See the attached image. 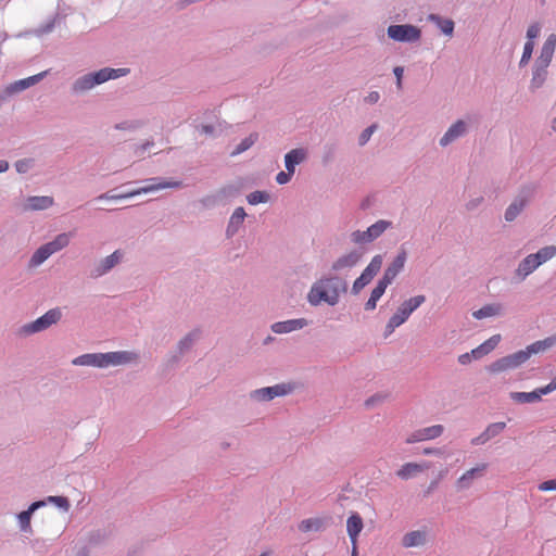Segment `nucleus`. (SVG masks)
I'll return each mask as SVG.
<instances>
[{
    "mask_svg": "<svg viewBox=\"0 0 556 556\" xmlns=\"http://www.w3.org/2000/svg\"><path fill=\"white\" fill-rule=\"evenodd\" d=\"M376 130V125H371L369 127H367L359 136L358 138V142L361 146H364L365 143H367V141L370 139L371 135L374 134V131Z\"/></svg>",
    "mask_w": 556,
    "mask_h": 556,
    "instance_id": "48",
    "label": "nucleus"
},
{
    "mask_svg": "<svg viewBox=\"0 0 556 556\" xmlns=\"http://www.w3.org/2000/svg\"><path fill=\"white\" fill-rule=\"evenodd\" d=\"M529 200V197H520L516 199L506 210L505 212V219L507 222L514 220L519 213L523 210L527 202Z\"/></svg>",
    "mask_w": 556,
    "mask_h": 556,
    "instance_id": "26",
    "label": "nucleus"
},
{
    "mask_svg": "<svg viewBox=\"0 0 556 556\" xmlns=\"http://www.w3.org/2000/svg\"><path fill=\"white\" fill-rule=\"evenodd\" d=\"M472 358L473 357H472L471 353H465V354L459 355L458 362L462 365H467V364H469L471 362Z\"/></svg>",
    "mask_w": 556,
    "mask_h": 556,
    "instance_id": "57",
    "label": "nucleus"
},
{
    "mask_svg": "<svg viewBox=\"0 0 556 556\" xmlns=\"http://www.w3.org/2000/svg\"><path fill=\"white\" fill-rule=\"evenodd\" d=\"M486 464H480L475 468H471L464 472L457 480L458 489H467L471 484L472 480L479 477H482L483 472L486 470Z\"/></svg>",
    "mask_w": 556,
    "mask_h": 556,
    "instance_id": "15",
    "label": "nucleus"
},
{
    "mask_svg": "<svg viewBox=\"0 0 556 556\" xmlns=\"http://www.w3.org/2000/svg\"><path fill=\"white\" fill-rule=\"evenodd\" d=\"M556 390V376L552 379V381L541 388V393L548 394Z\"/></svg>",
    "mask_w": 556,
    "mask_h": 556,
    "instance_id": "54",
    "label": "nucleus"
},
{
    "mask_svg": "<svg viewBox=\"0 0 556 556\" xmlns=\"http://www.w3.org/2000/svg\"><path fill=\"white\" fill-rule=\"evenodd\" d=\"M555 345H556V334H553L543 340L533 342L532 344L528 345V349L530 351V354L532 355V354L545 352L546 350H549Z\"/></svg>",
    "mask_w": 556,
    "mask_h": 556,
    "instance_id": "28",
    "label": "nucleus"
},
{
    "mask_svg": "<svg viewBox=\"0 0 556 556\" xmlns=\"http://www.w3.org/2000/svg\"><path fill=\"white\" fill-rule=\"evenodd\" d=\"M71 235L70 233H60L55 237L54 240L46 243L45 245L48 248L51 254L56 253L63 248L67 247L70 243Z\"/></svg>",
    "mask_w": 556,
    "mask_h": 556,
    "instance_id": "31",
    "label": "nucleus"
},
{
    "mask_svg": "<svg viewBox=\"0 0 556 556\" xmlns=\"http://www.w3.org/2000/svg\"><path fill=\"white\" fill-rule=\"evenodd\" d=\"M429 18L437 23L443 34L452 36L454 30V22L452 20H442L437 15H430Z\"/></svg>",
    "mask_w": 556,
    "mask_h": 556,
    "instance_id": "38",
    "label": "nucleus"
},
{
    "mask_svg": "<svg viewBox=\"0 0 556 556\" xmlns=\"http://www.w3.org/2000/svg\"><path fill=\"white\" fill-rule=\"evenodd\" d=\"M510 355L513 356L514 363L517 367L520 366L521 364L526 363L531 356L528 348L526 350L518 351Z\"/></svg>",
    "mask_w": 556,
    "mask_h": 556,
    "instance_id": "43",
    "label": "nucleus"
},
{
    "mask_svg": "<svg viewBox=\"0 0 556 556\" xmlns=\"http://www.w3.org/2000/svg\"><path fill=\"white\" fill-rule=\"evenodd\" d=\"M202 130L205 131V132H211L212 131V127L211 126H202Z\"/></svg>",
    "mask_w": 556,
    "mask_h": 556,
    "instance_id": "62",
    "label": "nucleus"
},
{
    "mask_svg": "<svg viewBox=\"0 0 556 556\" xmlns=\"http://www.w3.org/2000/svg\"><path fill=\"white\" fill-rule=\"evenodd\" d=\"M404 70L403 67L396 66L394 68V75L396 76V86L399 89L402 88V77H403Z\"/></svg>",
    "mask_w": 556,
    "mask_h": 556,
    "instance_id": "56",
    "label": "nucleus"
},
{
    "mask_svg": "<svg viewBox=\"0 0 556 556\" xmlns=\"http://www.w3.org/2000/svg\"><path fill=\"white\" fill-rule=\"evenodd\" d=\"M324 520L321 518L304 519L299 525V530L302 532L320 531L324 528Z\"/></svg>",
    "mask_w": 556,
    "mask_h": 556,
    "instance_id": "34",
    "label": "nucleus"
},
{
    "mask_svg": "<svg viewBox=\"0 0 556 556\" xmlns=\"http://www.w3.org/2000/svg\"><path fill=\"white\" fill-rule=\"evenodd\" d=\"M245 215L247 214H245L243 207H238L235 210V212L232 213V215L230 217L229 225L227 228L228 235H233L238 230V228L243 223Z\"/></svg>",
    "mask_w": 556,
    "mask_h": 556,
    "instance_id": "32",
    "label": "nucleus"
},
{
    "mask_svg": "<svg viewBox=\"0 0 556 556\" xmlns=\"http://www.w3.org/2000/svg\"><path fill=\"white\" fill-rule=\"evenodd\" d=\"M506 427V424L501 421V422H494V424H491L486 427V429L484 430L486 432V435H489L490 439L496 437L497 434H500Z\"/></svg>",
    "mask_w": 556,
    "mask_h": 556,
    "instance_id": "42",
    "label": "nucleus"
},
{
    "mask_svg": "<svg viewBox=\"0 0 556 556\" xmlns=\"http://www.w3.org/2000/svg\"><path fill=\"white\" fill-rule=\"evenodd\" d=\"M306 152L304 149H293L285 156V164L287 170L294 173L295 165L304 161Z\"/></svg>",
    "mask_w": 556,
    "mask_h": 556,
    "instance_id": "20",
    "label": "nucleus"
},
{
    "mask_svg": "<svg viewBox=\"0 0 556 556\" xmlns=\"http://www.w3.org/2000/svg\"><path fill=\"white\" fill-rule=\"evenodd\" d=\"M122 258V253L119 251H115L111 255L106 256L97 268V276H101L108 273L111 268H113Z\"/></svg>",
    "mask_w": 556,
    "mask_h": 556,
    "instance_id": "30",
    "label": "nucleus"
},
{
    "mask_svg": "<svg viewBox=\"0 0 556 556\" xmlns=\"http://www.w3.org/2000/svg\"><path fill=\"white\" fill-rule=\"evenodd\" d=\"M466 131V124L463 121H457L454 123L447 131L444 134V136L441 138L440 143L441 146H447L448 143L456 140L458 137L464 135Z\"/></svg>",
    "mask_w": 556,
    "mask_h": 556,
    "instance_id": "17",
    "label": "nucleus"
},
{
    "mask_svg": "<svg viewBox=\"0 0 556 556\" xmlns=\"http://www.w3.org/2000/svg\"><path fill=\"white\" fill-rule=\"evenodd\" d=\"M540 491H554L556 490V479L547 480L539 485Z\"/></svg>",
    "mask_w": 556,
    "mask_h": 556,
    "instance_id": "52",
    "label": "nucleus"
},
{
    "mask_svg": "<svg viewBox=\"0 0 556 556\" xmlns=\"http://www.w3.org/2000/svg\"><path fill=\"white\" fill-rule=\"evenodd\" d=\"M361 256V253H358L357 251H352L348 254H344L332 264V269L334 271H339L344 268L353 267L358 263Z\"/></svg>",
    "mask_w": 556,
    "mask_h": 556,
    "instance_id": "18",
    "label": "nucleus"
},
{
    "mask_svg": "<svg viewBox=\"0 0 556 556\" xmlns=\"http://www.w3.org/2000/svg\"><path fill=\"white\" fill-rule=\"evenodd\" d=\"M33 165L31 159L20 160L15 163L16 170L21 174L26 173Z\"/></svg>",
    "mask_w": 556,
    "mask_h": 556,
    "instance_id": "47",
    "label": "nucleus"
},
{
    "mask_svg": "<svg viewBox=\"0 0 556 556\" xmlns=\"http://www.w3.org/2000/svg\"><path fill=\"white\" fill-rule=\"evenodd\" d=\"M292 391V387L290 384H276L274 387L262 388L255 390L251 395L256 401H269L276 396H282Z\"/></svg>",
    "mask_w": 556,
    "mask_h": 556,
    "instance_id": "10",
    "label": "nucleus"
},
{
    "mask_svg": "<svg viewBox=\"0 0 556 556\" xmlns=\"http://www.w3.org/2000/svg\"><path fill=\"white\" fill-rule=\"evenodd\" d=\"M52 254L49 252L48 248L43 244L31 256L30 265L38 266L42 264Z\"/></svg>",
    "mask_w": 556,
    "mask_h": 556,
    "instance_id": "39",
    "label": "nucleus"
},
{
    "mask_svg": "<svg viewBox=\"0 0 556 556\" xmlns=\"http://www.w3.org/2000/svg\"><path fill=\"white\" fill-rule=\"evenodd\" d=\"M556 255V247L548 245L540 249L536 253L528 255L521 261L517 268V274L522 278L534 271L540 265Z\"/></svg>",
    "mask_w": 556,
    "mask_h": 556,
    "instance_id": "4",
    "label": "nucleus"
},
{
    "mask_svg": "<svg viewBox=\"0 0 556 556\" xmlns=\"http://www.w3.org/2000/svg\"><path fill=\"white\" fill-rule=\"evenodd\" d=\"M486 354H489V352L486 351V349L482 344H480L479 346H477L476 349H473L471 351V355L476 359L480 358V357H482V356H484Z\"/></svg>",
    "mask_w": 556,
    "mask_h": 556,
    "instance_id": "53",
    "label": "nucleus"
},
{
    "mask_svg": "<svg viewBox=\"0 0 556 556\" xmlns=\"http://www.w3.org/2000/svg\"><path fill=\"white\" fill-rule=\"evenodd\" d=\"M388 35L395 41H417L420 38V29L414 25H391Z\"/></svg>",
    "mask_w": 556,
    "mask_h": 556,
    "instance_id": "5",
    "label": "nucleus"
},
{
    "mask_svg": "<svg viewBox=\"0 0 556 556\" xmlns=\"http://www.w3.org/2000/svg\"><path fill=\"white\" fill-rule=\"evenodd\" d=\"M533 49H534V42L533 41H527L525 43L523 53H522V56L520 59V65L521 66L526 65L530 61V59L532 56Z\"/></svg>",
    "mask_w": 556,
    "mask_h": 556,
    "instance_id": "44",
    "label": "nucleus"
},
{
    "mask_svg": "<svg viewBox=\"0 0 556 556\" xmlns=\"http://www.w3.org/2000/svg\"><path fill=\"white\" fill-rule=\"evenodd\" d=\"M129 73V70L128 68H109V67H105V68H102L96 73H92V76H93V81L96 83V85H100V84H103L105 81H108L109 79H114V78H118L121 76H125Z\"/></svg>",
    "mask_w": 556,
    "mask_h": 556,
    "instance_id": "14",
    "label": "nucleus"
},
{
    "mask_svg": "<svg viewBox=\"0 0 556 556\" xmlns=\"http://www.w3.org/2000/svg\"><path fill=\"white\" fill-rule=\"evenodd\" d=\"M540 31H541V27L538 23L530 25L527 30V37L529 39L528 41H533V39L539 36Z\"/></svg>",
    "mask_w": 556,
    "mask_h": 556,
    "instance_id": "49",
    "label": "nucleus"
},
{
    "mask_svg": "<svg viewBox=\"0 0 556 556\" xmlns=\"http://www.w3.org/2000/svg\"><path fill=\"white\" fill-rule=\"evenodd\" d=\"M189 340V337H187L184 341H181V344H186V342Z\"/></svg>",
    "mask_w": 556,
    "mask_h": 556,
    "instance_id": "64",
    "label": "nucleus"
},
{
    "mask_svg": "<svg viewBox=\"0 0 556 556\" xmlns=\"http://www.w3.org/2000/svg\"><path fill=\"white\" fill-rule=\"evenodd\" d=\"M352 241L355 243H365V242H371L369 238H367L366 231H354L352 233Z\"/></svg>",
    "mask_w": 556,
    "mask_h": 556,
    "instance_id": "50",
    "label": "nucleus"
},
{
    "mask_svg": "<svg viewBox=\"0 0 556 556\" xmlns=\"http://www.w3.org/2000/svg\"><path fill=\"white\" fill-rule=\"evenodd\" d=\"M307 325L306 319H290L286 321H278L271 326V330L276 333H288L298 329H302Z\"/></svg>",
    "mask_w": 556,
    "mask_h": 556,
    "instance_id": "16",
    "label": "nucleus"
},
{
    "mask_svg": "<svg viewBox=\"0 0 556 556\" xmlns=\"http://www.w3.org/2000/svg\"><path fill=\"white\" fill-rule=\"evenodd\" d=\"M382 266V256L376 255L372 257L368 266L364 269L362 275L353 283V292L358 293L371 279L379 273Z\"/></svg>",
    "mask_w": 556,
    "mask_h": 556,
    "instance_id": "6",
    "label": "nucleus"
},
{
    "mask_svg": "<svg viewBox=\"0 0 556 556\" xmlns=\"http://www.w3.org/2000/svg\"><path fill=\"white\" fill-rule=\"evenodd\" d=\"M351 544H352L351 556H358L357 543H351Z\"/></svg>",
    "mask_w": 556,
    "mask_h": 556,
    "instance_id": "61",
    "label": "nucleus"
},
{
    "mask_svg": "<svg viewBox=\"0 0 556 556\" xmlns=\"http://www.w3.org/2000/svg\"><path fill=\"white\" fill-rule=\"evenodd\" d=\"M364 528L362 517L357 513H352L346 520V532L351 543H357L358 535Z\"/></svg>",
    "mask_w": 556,
    "mask_h": 556,
    "instance_id": "13",
    "label": "nucleus"
},
{
    "mask_svg": "<svg viewBox=\"0 0 556 556\" xmlns=\"http://www.w3.org/2000/svg\"><path fill=\"white\" fill-rule=\"evenodd\" d=\"M547 67L548 66H543L541 64L535 63L533 76L531 79L532 88H540L544 84L547 76Z\"/></svg>",
    "mask_w": 556,
    "mask_h": 556,
    "instance_id": "35",
    "label": "nucleus"
},
{
    "mask_svg": "<svg viewBox=\"0 0 556 556\" xmlns=\"http://www.w3.org/2000/svg\"><path fill=\"white\" fill-rule=\"evenodd\" d=\"M48 501L55 504L58 507L67 511L70 509V502L64 496H49Z\"/></svg>",
    "mask_w": 556,
    "mask_h": 556,
    "instance_id": "45",
    "label": "nucleus"
},
{
    "mask_svg": "<svg viewBox=\"0 0 556 556\" xmlns=\"http://www.w3.org/2000/svg\"><path fill=\"white\" fill-rule=\"evenodd\" d=\"M9 169V163L7 161H0V173H4Z\"/></svg>",
    "mask_w": 556,
    "mask_h": 556,
    "instance_id": "60",
    "label": "nucleus"
},
{
    "mask_svg": "<svg viewBox=\"0 0 556 556\" xmlns=\"http://www.w3.org/2000/svg\"><path fill=\"white\" fill-rule=\"evenodd\" d=\"M444 431V427L442 425H433L430 427H426L422 429H418L414 432H412L406 438V443H417L422 441H429L439 438Z\"/></svg>",
    "mask_w": 556,
    "mask_h": 556,
    "instance_id": "8",
    "label": "nucleus"
},
{
    "mask_svg": "<svg viewBox=\"0 0 556 556\" xmlns=\"http://www.w3.org/2000/svg\"><path fill=\"white\" fill-rule=\"evenodd\" d=\"M379 93L377 91H372L366 97V101L369 103H376L379 100Z\"/></svg>",
    "mask_w": 556,
    "mask_h": 556,
    "instance_id": "58",
    "label": "nucleus"
},
{
    "mask_svg": "<svg viewBox=\"0 0 556 556\" xmlns=\"http://www.w3.org/2000/svg\"><path fill=\"white\" fill-rule=\"evenodd\" d=\"M62 316L60 308H52L48 311L45 315L37 318L35 321L25 326V330L28 333H34L38 331H42L49 328L51 325L56 324Z\"/></svg>",
    "mask_w": 556,
    "mask_h": 556,
    "instance_id": "7",
    "label": "nucleus"
},
{
    "mask_svg": "<svg viewBox=\"0 0 556 556\" xmlns=\"http://www.w3.org/2000/svg\"><path fill=\"white\" fill-rule=\"evenodd\" d=\"M46 74H47V72H42V73H39L37 75H34V76H30V77L17 80V81H15L14 84H12L10 86L9 90L11 92L22 91V90H24V89H26V88H28L30 86H34L35 84L39 83L45 77Z\"/></svg>",
    "mask_w": 556,
    "mask_h": 556,
    "instance_id": "23",
    "label": "nucleus"
},
{
    "mask_svg": "<svg viewBox=\"0 0 556 556\" xmlns=\"http://www.w3.org/2000/svg\"><path fill=\"white\" fill-rule=\"evenodd\" d=\"M391 226L390 222L387 220H378L374 225L367 228L366 235L370 241L375 240L379 236H381L389 227Z\"/></svg>",
    "mask_w": 556,
    "mask_h": 556,
    "instance_id": "33",
    "label": "nucleus"
},
{
    "mask_svg": "<svg viewBox=\"0 0 556 556\" xmlns=\"http://www.w3.org/2000/svg\"><path fill=\"white\" fill-rule=\"evenodd\" d=\"M43 501L34 502L27 510H24L18 514V521L21 523V528L23 531H30V518L33 513L38 509L39 507L43 506Z\"/></svg>",
    "mask_w": 556,
    "mask_h": 556,
    "instance_id": "22",
    "label": "nucleus"
},
{
    "mask_svg": "<svg viewBox=\"0 0 556 556\" xmlns=\"http://www.w3.org/2000/svg\"><path fill=\"white\" fill-rule=\"evenodd\" d=\"M178 186H179L178 182H160V184H155V185H149L147 187H143V188H140V189H137V190H132V191H129V192H126V193H121V194H110V193H106V194H102V195L99 197V199L122 200V199H128V198L138 195L140 193H148V192H151V191H154V190L165 189V188H173V187H178Z\"/></svg>",
    "mask_w": 556,
    "mask_h": 556,
    "instance_id": "9",
    "label": "nucleus"
},
{
    "mask_svg": "<svg viewBox=\"0 0 556 556\" xmlns=\"http://www.w3.org/2000/svg\"><path fill=\"white\" fill-rule=\"evenodd\" d=\"M552 129L556 131V117L552 121Z\"/></svg>",
    "mask_w": 556,
    "mask_h": 556,
    "instance_id": "63",
    "label": "nucleus"
},
{
    "mask_svg": "<svg viewBox=\"0 0 556 556\" xmlns=\"http://www.w3.org/2000/svg\"><path fill=\"white\" fill-rule=\"evenodd\" d=\"M53 204V199L51 197H29L27 199L26 208L38 211L46 210Z\"/></svg>",
    "mask_w": 556,
    "mask_h": 556,
    "instance_id": "29",
    "label": "nucleus"
},
{
    "mask_svg": "<svg viewBox=\"0 0 556 556\" xmlns=\"http://www.w3.org/2000/svg\"><path fill=\"white\" fill-rule=\"evenodd\" d=\"M406 257V252L402 250L393 260V262L387 267L381 279L388 285H391L399 273L404 268Z\"/></svg>",
    "mask_w": 556,
    "mask_h": 556,
    "instance_id": "11",
    "label": "nucleus"
},
{
    "mask_svg": "<svg viewBox=\"0 0 556 556\" xmlns=\"http://www.w3.org/2000/svg\"><path fill=\"white\" fill-rule=\"evenodd\" d=\"M425 301H426L425 295H416V296L410 298L407 301H404L400 305L397 311L389 319V321L386 326L384 337L386 338L389 337L395 330V328L403 325L408 319L410 314L415 309H417Z\"/></svg>",
    "mask_w": 556,
    "mask_h": 556,
    "instance_id": "3",
    "label": "nucleus"
},
{
    "mask_svg": "<svg viewBox=\"0 0 556 556\" xmlns=\"http://www.w3.org/2000/svg\"><path fill=\"white\" fill-rule=\"evenodd\" d=\"M258 135L257 134H251L249 137L244 138L236 148L233 151V154H239L248 150L250 147L254 144V142L257 140Z\"/></svg>",
    "mask_w": 556,
    "mask_h": 556,
    "instance_id": "40",
    "label": "nucleus"
},
{
    "mask_svg": "<svg viewBox=\"0 0 556 556\" xmlns=\"http://www.w3.org/2000/svg\"><path fill=\"white\" fill-rule=\"evenodd\" d=\"M345 291V282L341 279L337 277L321 278L312 286L307 300L315 306L321 302L336 305L339 302L340 294Z\"/></svg>",
    "mask_w": 556,
    "mask_h": 556,
    "instance_id": "1",
    "label": "nucleus"
},
{
    "mask_svg": "<svg viewBox=\"0 0 556 556\" xmlns=\"http://www.w3.org/2000/svg\"><path fill=\"white\" fill-rule=\"evenodd\" d=\"M501 339H502L501 334H494L490 339H488L485 342H483L482 345L490 353L497 346V344L501 342Z\"/></svg>",
    "mask_w": 556,
    "mask_h": 556,
    "instance_id": "46",
    "label": "nucleus"
},
{
    "mask_svg": "<svg viewBox=\"0 0 556 556\" xmlns=\"http://www.w3.org/2000/svg\"><path fill=\"white\" fill-rule=\"evenodd\" d=\"M293 175V173H290L289 170L287 172H280L277 174L276 176V181L279 184V185H285L287 184L290 179H291V176Z\"/></svg>",
    "mask_w": 556,
    "mask_h": 556,
    "instance_id": "51",
    "label": "nucleus"
},
{
    "mask_svg": "<svg viewBox=\"0 0 556 556\" xmlns=\"http://www.w3.org/2000/svg\"><path fill=\"white\" fill-rule=\"evenodd\" d=\"M268 200V194L264 191H254L248 195V202L252 205H256L258 203H265Z\"/></svg>",
    "mask_w": 556,
    "mask_h": 556,
    "instance_id": "41",
    "label": "nucleus"
},
{
    "mask_svg": "<svg viewBox=\"0 0 556 556\" xmlns=\"http://www.w3.org/2000/svg\"><path fill=\"white\" fill-rule=\"evenodd\" d=\"M93 76L91 74L84 75L83 77L78 78L74 85L73 90L75 92H81L91 89L96 86V83L93 81Z\"/></svg>",
    "mask_w": 556,
    "mask_h": 556,
    "instance_id": "37",
    "label": "nucleus"
},
{
    "mask_svg": "<svg viewBox=\"0 0 556 556\" xmlns=\"http://www.w3.org/2000/svg\"><path fill=\"white\" fill-rule=\"evenodd\" d=\"M555 48H556V35L551 34L547 37V39L545 40V42L541 49L540 55L536 59L535 63L541 64L543 66H549V64L553 60Z\"/></svg>",
    "mask_w": 556,
    "mask_h": 556,
    "instance_id": "12",
    "label": "nucleus"
},
{
    "mask_svg": "<svg viewBox=\"0 0 556 556\" xmlns=\"http://www.w3.org/2000/svg\"><path fill=\"white\" fill-rule=\"evenodd\" d=\"M426 542V533L424 531H412L406 533L402 539L404 547L420 546Z\"/></svg>",
    "mask_w": 556,
    "mask_h": 556,
    "instance_id": "27",
    "label": "nucleus"
},
{
    "mask_svg": "<svg viewBox=\"0 0 556 556\" xmlns=\"http://www.w3.org/2000/svg\"><path fill=\"white\" fill-rule=\"evenodd\" d=\"M501 313H502V306L500 304H489V305H485V306L481 307L480 309L476 311L473 313V316L477 319H482L485 317H492V316L500 315Z\"/></svg>",
    "mask_w": 556,
    "mask_h": 556,
    "instance_id": "36",
    "label": "nucleus"
},
{
    "mask_svg": "<svg viewBox=\"0 0 556 556\" xmlns=\"http://www.w3.org/2000/svg\"><path fill=\"white\" fill-rule=\"evenodd\" d=\"M137 358V355L127 352H110V353H98V354H84L76 357L73 361L74 365L79 366H94V367H108L127 364Z\"/></svg>",
    "mask_w": 556,
    "mask_h": 556,
    "instance_id": "2",
    "label": "nucleus"
},
{
    "mask_svg": "<svg viewBox=\"0 0 556 556\" xmlns=\"http://www.w3.org/2000/svg\"><path fill=\"white\" fill-rule=\"evenodd\" d=\"M514 368H517V366L514 363V358L511 355H507L492 363L488 367V370L492 374H497Z\"/></svg>",
    "mask_w": 556,
    "mask_h": 556,
    "instance_id": "25",
    "label": "nucleus"
},
{
    "mask_svg": "<svg viewBox=\"0 0 556 556\" xmlns=\"http://www.w3.org/2000/svg\"><path fill=\"white\" fill-rule=\"evenodd\" d=\"M388 286L389 285L387 282H384L382 279H380L378 281L377 286L371 291V294H370L368 301L365 304V309L366 311H372V309L376 308L377 302L383 295V293L386 292V289L388 288Z\"/></svg>",
    "mask_w": 556,
    "mask_h": 556,
    "instance_id": "21",
    "label": "nucleus"
},
{
    "mask_svg": "<svg viewBox=\"0 0 556 556\" xmlns=\"http://www.w3.org/2000/svg\"><path fill=\"white\" fill-rule=\"evenodd\" d=\"M542 395L545 394L541 393V388H539L532 392H513L510 397L517 403H534L539 402Z\"/></svg>",
    "mask_w": 556,
    "mask_h": 556,
    "instance_id": "24",
    "label": "nucleus"
},
{
    "mask_svg": "<svg viewBox=\"0 0 556 556\" xmlns=\"http://www.w3.org/2000/svg\"><path fill=\"white\" fill-rule=\"evenodd\" d=\"M490 440L489 435H486V432L483 431L479 437L471 440V443L473 445L484 444Z\"/></svg>",
    "mask_w": 556,
    "mask_h": 556,
    "instance_id": "55",
    "label": "nucleus"
},
{
    "mask_svg": "<svg viewBox=\"0 0 556 556\" xmlns=\"http://www.w3.org/2000/svg\"><path fill=\"white\" fill-rule=\"evenodd\" d=\"M424 454L426 455H429V454H435V455H441L442 454V451L439 450V448H425L424 450Z\"/></svg>",
    "mask_w": 556,
    "mask_h": 556,
    "instance_id": "59",
    "label": "nucleus"
},
{
    "mask_svg": "<svg viewBox=\"0 0 556 556\" xmlns=\"http://www.w3.org/2000/svg\"><path fill=\"white\" fill-rule=\"evenodd\" d=\"M429 467V464L406 463L397 470L396 475L401 479L406 480L428 469Z\"/></svg>",
    "mask_w": 556,
    "mask_h": 556,
    "instance_id": "19",
    "label": "nucleus"
}]
</instances>
